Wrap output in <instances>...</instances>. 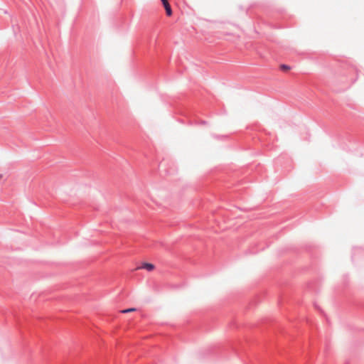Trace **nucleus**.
Returning <instances> with one entry per match:
<instances>
[{
  "instance_id": "obj_1",
  "label": "nucleus",
  "mask_w": 364,
  "mask_h": 364,
  "mask_svg": "<svg viewBox=\"0 0 364 364\" xmlns=\"http://www.w3.org/2000/svg\"><path fill=\"white\" fill-rule=\"evenodd\" d=\"M161 1L165 9L166 15L171 16L172 15V9L168 0H161Z\"/></svg>"
},
{
  "instance_id": "obj_2",
  "label": "nucleus",
  "mask_w": 364,
  "mask_h": 364,
  "mask_svg": "<svg viewBox=\"0 0 364 364\" xmlns=\"http://www.w3.org/2000/svg\"><path fill=\"white\" fill-rule=\"evenodd\" d=\"M140 269H145L149 272L152 271L154 269V265L151 263L144 262L139 267Z\"/></svg>"
},
{
  "instance_id": "obj_3",
  "label": "nucleus",
  "mask_w": 364,
  "mask_h": 364,
  "mask_svg": "<svg viewBox=\"0 0 364 364\" xmlns=\"http://www.w3.org/2000/svg\"><path fill=\"white\" fill-rule=\"evenodd\" d=\"M280 68H281V70L286 71V70H289L290 69V67L287 65L282 64L280 65Z\"/></svg>"
},
{
  "instance_id": "obj_4",
  "label": "nucleus",
  "mask_w": 364,
  "mask_h": 364,
  "mask_svg": "<svg viewBox=\"0 0 364 364\" xmlns=\"http://www.w3.org/2000/svg\"><path fill=\"white\" fill-rule=\"evenodd\" d=\"M134 310H135V309H127L122 310V313L126 314V313H128V312L133 311Z\"/></svg>"
},
{
  "instance_id": "obj_5",
  "label": "nucleus",
  "mask_w": 364,
  "mask_h": 364,
  "mask_svg": "<svg viewBox=\"0 0 364 364\" xmlns=\"http://www.w3.org/2000/svg\"><path fill=\"white\" fill-rule=\"evenodd\" d=\"M2 178H3L2 174H0V181L2 179Z\"/></svg>"
}]
</instances>
